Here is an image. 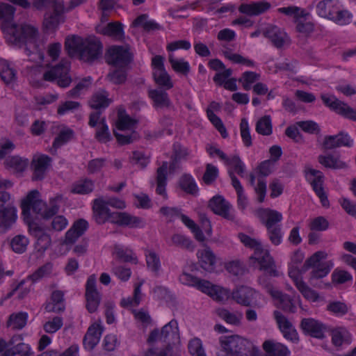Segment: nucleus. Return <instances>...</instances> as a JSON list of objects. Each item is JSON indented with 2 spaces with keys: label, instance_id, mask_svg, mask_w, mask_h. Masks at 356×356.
Returning a JSON list of instances; mask_svg holds the SVG:
<instances>
[{
  "label": "nucleus",
  "instance_id": "obj_20",
  "mask_svg": "<svg viewBox=\"0 0 356 356\" xmlns=\"http://www.w3.org/2000/svg\"><path fill=\"white\" fill-rule=\"evenodd\" d=\"M273 316L284 338L291 341H297L298 333L289 319L278 310L273 312Z\"/></svg>",
  "mask_w": 356,
  "mask_h": 356
},
{
  "label": "nucleus",
  "instance_id": "obj_11",
  "mask_svg": "<svg viewBox=\"0 0 356 356\" xmlns=\"http://www.w3.org/2000/svg\"><path fill=\"white\" fill-rule=\"evenodd\" d=\"M250 260H254L259 264V270L265 272L266 274L277 277L279 275L273 258L270 256L269 251L264 248L250 257Z\"/></svg>",
  "mask_w": 356,
  "mask_h": 356
},
{
  "label": "nucleus",
  "instance_id": "obj_58",
  "mask_svg": "<svg viewBox=\"0 0 356 356\" xmlns=\"http://www.w3.org/2000/svg\"><path fill=\"white\" fill-rule=\"evenodd\" d=\"M120 69L114 70L110 72L107 76L106 79L111 83L114 84H122L127 80V72L124 67H120Z\"/></svg>",
  "mask_w": 356,
  "mask_h": 356
},
{
  "label": "nucleus",
  "instance_id": "obj_36",
  "mask_svg": "<svg viewBox=\"0 0 356 356\" xmlns=\"http://www.w3.org/2000/svg\"><path fill=\"white\" fill-rule=\"evenodd\" d=\"M65 309L63 292L60 290L54 291L51 296V302L45 305V310L48 312L60 313Z\"/></svg>",
  "mask_w": 356,
  "mask_h": 356
},
{
  "label": "nucleus",
  "instance_id": "obj_22",
  "mask_svg": "<svg viewBox=\"0 0 356 356\" xmlns=\"http://www.w3.org/2000/svg\"><path fill=\"white\" fill-rule=\"evenodd\" d=\"M353 140L350 136L344 132H339L337 135L325 136L323 143L324 149H332L341 146L350 147Z\"/></svg>",
  "mask_w": 356,
  "mask_h": 356
},
{
  "label": "nucleus",
  "instance_id": "obj_8",
  "mask_svg": "<svg viewBox=\"0 0 356 356\" xmlns=\"http://www.w3.org/2000/svg\"><path fill=\"white\" fill-rule=\"evenodd\" d=\"M274 165L271 160H266L261 162L257 168V184L254 186V192L257 195V200L261 203L264 201L266 194V181L265 177L270 175Z\"/></svg>",
  "mask_w": 356,
  "mask_h": 356
},
{
  "label": "nucleus",
  "instance_id": "obj_15",
  "mask_svg": "<svg viewBox=\"0 0 356 356\" xmlns=\"http://www.w3.org/2000/svg\"><path fill=\"white\" fill-rule=\"evenodd\" d=\"M263 34L266 38L269 39L272 44L277 49H281L284 45L291 43L288 35L277 26H268L265 29Z\"/></svg>",
  "mask_w": 356,
  "mask_h": 356
},
{
  "label": "nucleus",
  "instance_id": "obj_41",
  "mask_svg": "<svg viewBox=\"0 0 356 356\" xmlns=\"http://www.w3.org/2000/svg\"><path fill=\"white\" fill-rule=\"evenodd\" d=\"M103 35L121 40L124 37L123 26L120 22H110L100 30Z\"/></svg>",
  "mask_w": 356,
  "mask_h": 356
},
{
  "label": "nucleus",
  "instance_id": "obj_63",
  "mask_svg": "<svg viewBox=\"0 0 356 356\" xmlns=\"http://www.w3.org/2000/svg\"><path fill=\"white\" fill-rule=\"evenodd\" d=\"M188 348L191 356H207L200 339H191L188 343Z\"/></svg>",
  "mask_w": 356,
  "mask_h": 356
},
{
  "label": "nucleus",
  "instance_id": "obj_39",
  "mask_svg": "<svg viewBox=\"0 0 356 356\" xmlns=\"http://www.w3.org/2000/svg\"><path fill=\"white\" fill-rule=\"evenodd\" d=\"M108 94L106 90H99L95 93L89 101V105L94 109L105 108L108 106L111 99L108 98Z\"/></svg>",
  "mask_w": 356,
  "mask_h": 356
},
{
  "label": "nucleus",
  "instance_id": "obj_38",
  "mask_svg": "<svg viewBox=\"0 0 356 356\" xmlns=\"http://www.w3.org/2000/svg\"><path fill=\"white\" fill-rule=\"evenodd\" d=\"M228 173L232 181V185L236 190L237 194L238 205L241 209H244L248 204V199L244 194L243 188L241 184L240 181L235 176L234 172L232 170H229Z\"/></svg>",
  "mask_w": 356,
  "mask_h": 356
},
{
  "label": "nucleus",
  "instance_id": "obj_23",
  "mask_svg": "<svg viewBox=\"0 0 356 356\" xmlns=\"http://www.w3.org/2000/svg\"><path fill=\"white\" fill-rule=\"evenodd\" d=\"M270 6L269 2L262 0L249 3H241L238 7V11L248 16H256L264 13L270 9Z\"/></svg>",
  "mask_w": 356,
  "mask_h": 356
},
{
  "label": "nucleus",
  "instance_id": "obj_54",
  "mask_svg": "<svg viewBox=\"0 0 356 356\" xmlns=\"http://www.w3.org/2000/svg\"><path fill=\"white\" fill-rule=\"evenodd\" d=\"M94 188V183L90 179L80 180L73 185L72 192L77 194H88Z\"/></svg>",
  "mask_w": 356,
  "mask_h": 356
},
{
  "label": "nucleus",
  "instance_id": "obj_51",
  "mask_svg": "<svg viewBox=\"0 0 356 356\" xmlns=\"http://www.w3.org/2000/svg\"><path fill=\"white\" fill-rule=\"evenodd\" d=\"M318 161L321 165L328 168L339 169L346 167L344 162L332 155H320L318 158Z\"/></svg>",
  "mask_w": 356,
  "mask_h": 356
},
{
  "label": "nucleus",
  "instance_id": "obj_16",
  "mask_svg": "<svg viewBox=\"0 0 356 356\" xmlns=\"http://www.w3.org/2000/svg\"><path fill=\"white\" fill-rule=\"evenodd\" d=\"M306 171L314 177L311 181V184L316 195L319 197L323 207H329L330 202L323 187L324 180L323 172L313 168H307Z\"/></svg>",
  "mask_w": 356,
  "mask_h": 356
},
{
  "label": "nucleus",
  "instance_id": "obj_1",
  "mask_svg": "<svg viewBox=\"0 0 356 356\" xmlns=\"http://www.w3.org/2000/svg\"><path fill=\"white\" fill-rule=\"evenodd\" d=\"M15 8L8 3H0V19L2 20L1 29L9 44L19 47H24L26 51L31 52L39 50L38 30L28 24H16L13 19Z\"/></svg>",
  "mask_w": 356,
  "mask_h": 356
},
{
  "label": "nucleus",
  "instance_id": "obj_2",
  "mask_svg": "<svg viewBox=\"0 0 356 356\" xmlns=\"http://www.w3.org/2000/svg\"><path fill=\"white\" fill-rule=\"evenodd\" d=\"M65 47L70 56L76 54L81 60L89 64L98 61L103 54V44L95 36H73L66 40Z\"/></svg>",
  "mask_w": 356,
  "mask_h": 356
},
{
  "label": "nucleus",
  "instance_id": "obj_42",
  "mask_svg": "<svg viewBox=\"0 0 356 356\" xmlns=\"http://www.w3.org/2000/svg\"><path fill=\"white\" fill-rule=\"evenodd\" d=\"M350 340V334L344 327H339L332 331V343L336 347L343 343L349 344Z\"/></svg>",
  "mask_w": 356,
  "mask_h": 356
},
{
  "label": "nucleus",
  "instance_id": "obj_30",
  "mask_svg": "<svg viewBox=\"0 0 356 356\" xmlns=\"http://www.w3.org/2000/svg\"><path fill=\"white\" fill-rule=\"evenodd\" d=\"M317 14L323 18L331 20L339 8L338 0H321L316 4Z\"/></svg>",
  "mask_w": 356,
  "mask_h": 356
},
{
  "label": "nucleus",
  "instance_id": "obj_59",
  "mask_svg": "<svg viewBox=\"0 0 356 356\" xmlns=\"http://www.w3.org/2000/svg\"><path fill=\"white\" fill-rule=\"evenodd\" d=\"M260 75L254 72H245L243 73L242 76L238 81L242 83L243 88L245 90H249L252 88V84L258 81Z\"/></svg>",
  "mask_w": 356,
  "mask_h": 356
},
{
  "label": "nucleus",
  "instance_id": "obj_6",
  "mask_svg": "<svg viewBox=\"0 0 356 356\" xmlns=\"http://www.w3.org/2000/svg\"><path fill=\"white\" fill-rule=\"evenodd\" d=\"M106 61L108 64L124 67L133 60V54L130 51V47L115 45L110 47L105 55Z\"/></svg>",
  "mask_w": 356,
  "mask_h": 356
},
{
  "label": "nucleus",
  "instance_id": "obj_50",
  "mask_svg": "<svg viewBox=\"0 0 356 356\" xmlns=\"http://www.w3.org/2000/svg\"><path fill=\"white\" fill-rule=\"evenodd\" d=\"M114 254L116 255L117 259L124 262H132L134 264L138 263L137 257L131 250L123 249L120 246H115L114 249Z\"/></svg>",
  "mask_w": 356,
  "mask_h": 356
},
{
  "label": "nucleus",
  "instance_id": "obj_44",
  "mask_svg": "<svg viewBox=\"0 0 356 356\" xmlns=\"http://www.w3.org/2000/svg\"><path fill=\"white\" fill-rule=\"evenodd\" d=\"M0 76L6 84H10L16 80L15 70L4 60H0Z\"/></svg>",
  "mask_w": 356,
  "mask_h": 356
},
{
  "label": "nucleus",
  "instance_id": "obj_14",
  "mask_svg": "<svg viewBox=\"0 0 356 356\" xmlns=\"http://www.w3.org/2000/svg\"><path fill=\"white\" fill-rule=\"evenodd\" d=\"M51 158L47 155H35L31 163V168L33 170L32 180L43 179L51 165Z\"/></svg>",
  "mask_w": 356,
  "mask_h": 356
},
{
  "label": "nucleus",
  "instance_id": "obj_61",
  "mask_svg": "<svg viewBox=\"0 0 356 356\" xmlns=\"http://www.w3.org/2000/svg\"><path fill=\"white\" fill-rule=\"evenodd\" d=\"M140 286L141 284L136 286L134 289V297H128L127 298H122L120 302V305L122 307H127L129 306L135 307L139 305L140 302Z\"/></svg>",
  "mask_w": 356,
  "mask_h": 356
},
{
  "label": "nucleus",
  "instance_id": "obj_3",
  "mask_svg": "<svg viewBox=\"0 0 356 356\" xmlns=\"http://www.w3.org/2000/svg\"><path fill=\"white\" fill-rule=\"evenodd\" d=\"M217 356H259V348L249 339L238 334L223 336L219 339Z\"/></svg>",
  "mask_w": 356,
  "mask_h": 356
},
{
  "label": "nucleus",
  "instance_id": "obj_35",
  "mask_svg": "<svg viewBox=\"0 0 356 356\" xmlns=\"http://www.w3.org/2000/svg\"><path fill=\"white\" fill-rule=\"evenodd\" d=\"M17 219V210L14 207L7 206L0 210V229L3 232L9 229Z\"/></svg>",
  "mask_w": 356,
  "mask_h": 356
},
{
  "label": "nucleus",
  "instance_id": "obj_37",
  "mask_svg": "<svg viewBox=\"0 0 356 356\" xmlns=\"http://www.w3.org/2000/svg\"><path fill=\"white\" fill-rule=\"evenodd\" d=\"M179 329L177 322L172 320L168 323L165 325L161 331V336L163 341L167 343V348L170 349V343L175 338H178Z\"/></svg>",
  "mask_w": 356,
  "mask_h": 356
},
{
  "label": "nucleus",
  "instance_id": "obj_60",
  "mask_svg": "<svg viewBox=\"0 0 356 356\" xmlns=\"http://www.w3.org/2000/svg\"><path fill=\"white\" fill-rule=\"evenodd\" d=\"M298 290L302 296L309 301L314 302L318 301L320 298L318 293L310 288L306 283L299 284Z\"/></svg>",
  "mask_w": 356,
  "mask_h": 356
},
{
  "label": "nucleus",
  "instance_id": "obj_34",
  "mask_svg": "<svg viewBox=\"0 0 356 356\" xmlns=\"http://www.w3.org/2000/svg\"><path fill=\"white\" fill-rule=\"evenodd\" d=\"M148 96L152 100L155 108H169L171 106V101L168 93L161 88L149 90Z\"/></svg>",
  "mask_w": 356,
  "mask_h": 356
},
{
  "label": "nucleus",
  "instance_id": "obj_47",
  "mask_svg": "<svg viewBox=\"0 0 356 356\" xmlns=\"http://www.w3.org/2000/svg\"><path fill=\"white\" fill-rule=\"evenodd\" d=\"M95 138L102 143H106L112 139V136L109 132L108 127L106 123V119L104 117L101 119L95 133Z\"/></svg>",
  "mask_w": 356,
  "mask_h": 356
},
{
  "label": "nucleus",
  "instance_id": "obj_10",
  "mask_svg": "<svg viewBox=\"0 0 356 356\" xmlns=\"http://www.w3.org/2000/svg\"><path fill=\"white\" fill-rule=\"evenodd\" d=\"M93 218L99 225H103L109 221L113 224L116 212H112L107 206L105 198L102 196L93 200Z\"/></svg>",
  "mask_w": 356,
  "mask_h": 356
},
{
  "label": "nucleus",
  "instance_id": "obj_9",
  "mask_svg": "<svg viewBox=\"0 0 356 356\" xmlns=\"http://www.w3.org/2000/svg\"><path fill=\"white\" fill-rule=\"evenodd\" d=\"M321 97L323 103L332 110L347 119L356 122V110L347 104L340 101L334 96L323 94Z\"/></svg>",
  "mask_w": 356,
  "mask_h": 356
},
{
  "label": "nucleus",
  "instance_id": "obj_17",
  "mask_svg": "<svg viewBox=\"0 0 356 356\" xmlns=\"http://www.w3.org/2000/svg\"><path fill=\"white\" fill-rule=\"evenodd\" d=\"M63 3H58L53 13H46L44 15L42 26L47 31L55 30L60 23L65 22Z\"/></svg>",
  "mask_w": 356,
  "mask_h": 356
},
{
  "label": "nucleus",
  "instance_id": "obj_32",
  "mask_svg": "<svg viewBox=\"0 0 356 356\" xmlns=\"http://www.w3.org/2000/svg\"><path fill=\"white\" fill-rule=\"evenodd\" d=\"M220 104L216 102H212L207 109V114L209 120L220 133L222 138H225L228 134L222 120L215 113L214 111H218L220 109Z\"/></svg>",
  "mask_w": 356,
  "mask_h": 356
},
{
  "label": "nucleus",
  "instance_id": "obj_5",
  "mask_svg": "<svg viewBox=\"0 0 356 356\" xmlns=\"http://www.w3.org/2000/svg\"><path fill=\"white\" fill-rule=\"evenodd\" d=\"M259 283L266 291L269 293L273 298L278 300L277 307L286 312L294 314L296 312V306L291 297L289 295L282 293L273 286L265 277L259 278Z\"/></svg>",
  "mask_w": 356,
  "mask_h": 356
},
{
  "label": "nucleus",
  "instance_id": "obj_57",
  "mask_svg": "<svg viewBox=\"0 0 356 356\" xmlns=\"http://www.w3.org/2000/svg\"><path fill=\"white\" fill-rule=\"evenodd\" d=\"M238 237L245 247L254 250V252H257V250L259 251L264 248L259 241L251 238L245 234L239 233Z\"/></svg>",
  "mask_w": 356,
  "mask_h": 356
},
{
  "label": "nucleus",
  "instance_id": "obj_49",
  "mask_svg": "<svg viewBox=\"0 0 356 356\" xmlns=\"http://www.w3.org/2000/svg\"><path fill=\"white\" fill-rule=\"evenodd\" d=\"M256 131L263 136H270L273 132L271 119L269 115L261 118L256 124Z\"/></svg>",
  "mask_w": 356,
  "mask_h": 356
},
{
  "label": "nucleus",
  "instance_id": "obj_56",
  "mask_svg": "<svg viewBox=\"0 0 356 356\" xmlns=\"http://www.w3.org/2000/svg\"><path fill=\"white\" fill-rule=\"evenodd\" d=\"M171 240L172 244L179 248L186 249L190 251H193L195 248V246L193 244L192 241L184 235L179 234H173Z\"/></svg>",
  "mask_w": 356,
  "mask_h": 356
},
{
  "label": "nucleus",
  "instance_id": "obj_25",
  "mask_svg": "<svg viewBox=\"0 0 356 356\" xmlns=\"http://www.w3.org/2000/svg\"><path fill=\"white\" fill-rule=\"evenodd\" d=\"M113 224L130 228L143 227L145 225L142 218L133 216L127 212H116Z\"/></svg>",
  "mask_w": 356,
  "mask_h": 356
},
{
  "label": "nucleus",
  "instance_id": "obj_33",
  "mask_svg": "<svg viewBox=\"0 0 356 356\" xmlns=\"http://www.w3.org/2000/svg\"><path fill=\"white\" fill-rule=\"evenodd\" d=\"M262 348L268 356H289L290 350L284 344L273 340H266Z\"/></svg>",
  "mask_w": 356,
  "mask_h": 356
},
{
  "label": "nucleus",
  "instance_id": "obj_4",
  "mask_svg": "<svg viewBox=\"0 0 356 356\" xmlns=\"http://www.w3.org/2000/svg\"><path fill=\"white\" fill-rule=\"evenodd\" d=\"M22 214L25 218H29L31 209L33 213L40 216L44 220L53 218L59 211V205L55 200H51L49 204L40 198V193L33 190L29 193L26 197L22 200L21 204Z\"/></svg>",
  "mask_w": 356,
  "mask_h": 356
},
{
  "label": "nucleus",
  "instance_id": "obj_45",
  "mask_svg": "<svg viewBox=\"0 0 356 356\" xmlns=\"http://www.w3.org/2000/svg\"><path fill=\"white\" fill-rule=\"evenodd\" d=\"M27 318L28 315L24 312L13 314L8 321V326L13 330H21L26 325Z\"/></svg>",
  "mask_w": 356,
  "mask_h": 356
},
{
  "label": "nucleus",
  "instance_id": "obj_48",
  "mask_svg": "<svg viewBox=\"0 0 356 356\" xmlns=\"http://www.w3.org/2000/svg\"><path fill=\"white\" fill-rule=\"evenodd\" d=\"M168 60L170 63L172 68L177 73L186 75L190 71V65L188 62L184 61V59H177L174 55L170 54L168 56Z\"/></svg>",
  "mask_w": 356,
  "mask_h": 356
},
{
  "label": "nucleus",
  "instance_id": "obj_24",
  "mask_svg": "<svg viewBox=\"0 0 356 356\" xmlns=\"http://www.w3.org/2000/svg\"><path fill=\"white\" fill-rule=\"evenodd\" d=\"M300 327L304 332L313 337L323 339L325 337L324 325L314 318H303L300 323Z\"/></svg>",
  "mask_w": 356,
  "mask_h": 356
},
{
  "label": "nucleus",
  "instance_id": "obj_28",
  "mask_svg": "<svg viewBox=\"0 0 356 356\" xmlns=\"http://www.w3.org/2000/svg\"><path fill=\"white\" fill-rule=\"evenodd\" d=\"M256 292L248 286H240L232 293V297L238 304L250 306Z\"/></svg>",
  "mask_w": 356,
  "mask_h": 356
},
{
  "label": "nucleus",
  "instance_id": "obj_40",
  "mask_svg": "<svg viewBox=\"0 0 356 356\" xmlns=\"http://www.w3.org/2000/svg\"><path fill=\"white\" fill-rule=\"evenodd\" d=\"M6 168L12 170L13 172H23L29 165V160L19 156L8 157L5 160Z\"/></svg>",
  "mask_w": 356,
  "mask_h": 356
},
{
  "label": "nucleus",
  "instance_id": "obj_55",
  "mask_svg": "<svg viewBox=\"0 0 356 356\" xmlns=\"http://www.w3.org/2000/svg\"><path fill=\"white\" fill-rule=\"evenodd\" d=\"M333 266L331 261L318 264L316 268L310 273V279H321L325 277Z\"/></svg>",
  "mask_w": 356,
  "mask_h": 356
},
{
  "label": "nucleus",
  "instance_id": "obj_19",
  "mask_svg": "<svg viewBox=\"0 0 356 356\" xmlns=\"http://www.w3.org/2000/svg\"><path fill=\"white\" fill-rule=\"evenodd\" d=\"M257 214L266 229L282 226L280 223L283 219L282 214L276 210L262 208L257 211Z\"/></svg>",
  "mask_w": 356,
  "mask_h": 356
},
{
  "label": "nucleus",
  "instance_id": "obj_13",
  "mask_svg": "<svg viewBox=\"0 0 356 356\" xmlns=\"http://www.w3.org/2000/svg\"><path fill=\"white\" fill-rule=\"evenodd\" d=\"M29 232L36 240L35 246L38 252H44L49 248L51 239L42 227L36 222H29Z\"/></svg>",
  "mask_w": 356,
  "mask_h": 356
},
{
  "label": "nucleus",
  "instance_id": "obj_26",
  "mask_svg": "<svg viewBox=\"0 0 356 356\" xmlns=\"http://www.w3.org/2000/svg\"><path fill=\"white\" fill-rule=\"evenodd\" d=\"M103 332V327L99 324H92L88 329L83 340V346L86 349L92 350L99 343Z\"/></svg>",
  "mask_w": 356,
  "mask_h": 356
},
{
  "label": "nucleus",
  "instance_id": "obj_7",
  "mask_svg": "<svg viewBox=\"0 0 356 356\" xmlns=\"http://www.w3.org/2000/svg\"><path fill=\"white\" fill-rule=\"evenodd\" d=\"M70 63L62 60L59 64L51 67L43 74V79L46 81H57V84L61 88H66L72 82V78L69 75Z\"/></svg>",
  "mask_w": 356,
  "mask_h": 356
},
{
  "label": "nucleus",
  "instance_id": "obj_21",
  "mask_svg": "<svg viewBox=\"0 0 356 356\" xmlns=\"http://www.w3.org/2000/svg\"><path fill=\"white\" fill-rule=\"evenodd\" d=\"M209 207L216 214L229 220L234 219V215L230 212V205L220 195L214 196L209 202Z\"/></svg>",
  "mask_w": 356,
  "mask_h": 356
},
{
  "label": "nucleus",
  "instance_id": "obj_29",
  "mask_svg": "<svg viewBox=\"0 0 356 356\" xmlns=\"http://www.w3.org/2000/svg\"><path fill=\"white\" fill-rule=\"evenodd\" d=\"M197 256L199 259L200 266L208 272H212L215 268L216 257L211 248L205 245L204 250H198Z\"/></svg>",
  "mask_w": 356,
  "mask_h": 356
},
{
  "label": "nucleus",
  "instance_id": "obj_53",
  "mask_svg": "<svg viewBox=\"0 0 356 356\" xmlns=\"http://www.w3.org/2000/svg\"><path fill=\"white\" fill-rule=\"evenodd\" d=\"M29 243L27 237L24 235H17L10 241V247L16 253H23L26 251Z\"/></svg>",
  "mask_w": 356,
  "mask_h": 356
},
{
  "label": "nucleus",
  "instance_id": "obj_31",
  "mask_svg": "<svg viewBox=\"0 0 356 356\" xmlns=\"http://www.w3.org/2000/svg\"><path fill=\"white\" fill-rule=\"evenodd\" d=\"M168 168V163L167 161H163L162 165L157 168L156 176V192L158 195H161L165 200L168 199V194L166 193L165 188L167 185Z\"/></svg>",
  "mask_w": 356,
  "mask_h": 356
},
{
  "label": "nucleus",
  "instance_id": "obj_27",
  "mask_svg": "<svg viewBox=\"0 0 356 356\" xmlns=\"http://www.w3.org/2000/svg\"><path fill=\"white\" fill-rule=\"evenodd\" d=\"M21 341L18 337H13L8 342L9 348L5 350L6 356H30L29 345Z\"/></svg>",
  "mask_w": 356,
  "mask_h": 356
},
{
  "label": "nucleus",
  "instance_id": "obj_12",
  "mask_svg": "<svg viewBox=\"0 0 356 356\" xmlns=\"http://www.w3.org/2000/svg\"><path fill=\"white\" fill-rule=\"evenodd\" d=\"M86 309L90 313H94L101 302V295L96 287V277L95 275L89 276L86 284Z\"/></svg>",
  "mask_w": 356,
  "mask_h": 356
},
{
  "label": "nucleus",
  "instance_id": "obj_64",
  "mask_svg": "<svg viewBox=\"0 0 356 356\" xmlns=\"http://www.w3.org/2000/svg\"><path fill=\"white\" fill-rule=\"evenodd\" d=\"M146 262L147 267L156 275H158L160 270L161 264L159 257L156 254V252L149 251L148 254H146Z\"/></svg>",
  "mask_w": 356,
  "mask_h": 356
},
{
  "label": "nucleus",
  "instance_id": "obj_62",
  "mask_svg": "<svg viewBox=\"0 0 356 356\" xmlns=\"http://www.w3.org/2000/svg\"><path fill=\"white\" fill-rule=\"evenodd\" d=\"M51 270L52 264L51 263H47L38 268L33 274L30 275L28 277V279L31 280L33 282H35L40 279L50 275Z\"/></svg>",
  "mask_w": 356,
  "mask_h": 356
},
{
  "label": "nucleus",
  "instance_id": "obj_43",
  "mask_svg": "<svg viewBox=\"0 0 356 356\" xmlns=\"http://www.w3.org/2000/svg\"><path fill=\"white\" fill-rule=\"evenodd\" d=\"M216 314L226 323L233 325H239L243 317L241 312H231L229 310L220 308L216 310Z\"/></svg>",
  "mask_w": 356,
  "mask_h": 356
},
{
  "label": "nucleus",
  "instance_id": "obj_18",
  "mask_svg": "<svg viewBox=\"0 0 356 356\" xmlns=\"http://www.w3.org/2000/svg\"><path fill=\"white\" fill-rule=\"evenodd\" d=\"M201 291L208 294L214 300L220 302H225L230 297L231 293L229 289L218 285L212 284L209 281L201 282Z\"/></svg>",
  "mask_w": 356,
  "mask_h": 356
},
{
  "label": "nucleus",
  "instance_id": "obj_52",
  "mask_svg": "<svg viewBox=\"0 0 356 356\" xmlns=\"http://www.w3.org/2000/svg\"><path fill=\"white\" fill-rule=\"evenodd\" d=\"M179 186L183 191L191 195H196L198 191L194 179L188 175L181 176L179 179Z\"/></svg>",
  "mask_w": 356,
  "mask_h": 356
},
{
  "label": "nucleus",
  "instance_id": "obj_46",
  "mask_svg": "<svg viewBox=\"0 0 356 356\" xmlns=\"http://www.w3.org/2000/svg\"><path fill=\"white\" fill-rule=\"evenodd\" d=\"M153 76L155 82L159 86L165 88V89L168 90L173 87L170 76L165 69L154 71Z\"/></svg>",
  "mask_w": 356,
  "mask_h": 356
}]
</instances>
